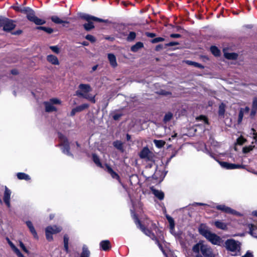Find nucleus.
I'll return each instance as SVG.
<instances>
[{
  "mask_svg": "<svg viewBox=\"0 0 257 257\" xmlns=\"http://www.w3.org/2000/svg\"><path fill=\"white\" fill-rule=\"evenodd\" d=\"M225 112V105L221 103L219 107V114L220 115H223Z\"/></svg>",
  "mask_w": 257,
  "mask_h": 257,
  "instance_id": "40",
  "label": "nucleus"
},
{
  "mask_svg": "<svg viewBox=\"0 0 257 257\" xmlns=\"http://www.w3.org/2000/svg\"><path fill=\"white\" fill-rule=\"evenodd\" d=\"M252 108H253V109H257V97H255L253 99Z\"/></svg>",
  "mask_w": 257,
  "mask_h": 257,
  "instance_id": "46",
  "label": "nucleus"
},
{
  "mask_svg": "<svg viewBox=\"0 0 257 257\" xmlns=\"http://www.w3.org/2000/svg\"><path fill=\"white\" fill-rule=\"evenodd\" d=\"M113 146L118 150L123 151V145L120 141H116L113 142Z\"/></svg>",
  "mask_w": 257,
  "mask_h": 257,
  "instance_id": "32",
  "label": "nucleus"
},
{
  "mask_svg": "<svg viewBox=\"0 0 257 257\" xmlns=\"http://www.w3.org/2000/svg\"><path fill=\"white\" fill-rule=\"evenodd\" d=\"M216 208L218 210H220L224 212L234 214L236 215L239 216L240 214L237 211L232 209L231 208L225 206L224 205H219L216 206Z\"/></svg>",
  "mask_w": 257,
  "mask_h": 257,
  "instance_id": "11",
  "label": "nucleus"
},
{
  "mask_svg": "<svg viewBox=\"0 0 257 257\" xmlns=\"http://www.w3.org/2000/svg\"><path fill=\"white\" fill-rule=\"evenodd\" d=\"M246 141V140L244 139L242 137H240L237 140V143L238 145H242Z\"/></svg>",
  "mask_w": 257,
  "mask_h": 257,
  "instance_id": "45",
  "label": "nucleus"
},
{
  "mask_svg": "<svg viewBox=\"0 0 257 257\" xmlns=\"http://www.w3.org/2000/svg\"><path fill=\"white\" fill-rule=\"evenodd\" d=\"M88 107V105L87 104H83L81 105H79L76 107L77 111L78 112L81 111L83 110L86 109Z\"/></svg>",
  "mask_w": 257,
  "mask_h": 257,
  "instance_id": "39",
  "label": "nucleus"
},
{
  "mask_svg": "<svg viewBox=\"0 0 257 257\" xmlns=\"http://www.w3.org/2000/svg\"><path fill=\"white\" fill-rule=\"evenodd\" d=\"M186 63L187 64H188V65H194V66H195L196 67H198V68H203L202 65H201V64H199L198 63H196V62H193V61L187 60V61H186Z\"/></svg>",
  "mask_w": 257,
  "mask_h": 257,
  "instance_id": "37",
  "label": "nucleus"
},
{
  "mask_svg": "<svg viewBox=\"0 0 257 257\" xmlns=\"http://www.w3.org/2000/svg\"><path fill=\"white\" fill-rule=\"evenodd\" d=\"M90 255V251L86 245H84L82 248V252L80 255V257H89Z\"/></svg>",
  "mask_w": 257,
  "mask_h": 257,
  "instance_id": "26",
  "label": "nucleus"
},
{
  "mask_svg": "<svg viewBox=\"0 0 257 257\" xmlns=\"http://www.w3.org/2000/svg\"><path fill=\"white\" fill-rule=\"evenodd\" d=\"M243 115H244V113L243 112V110H240L239 113V119H238V120L239 121H241V120L243 118Z\"/></svg>",
  "mask_w": 257,
  "mask_h": 257,
  "instance_id": "53",
  "label": "nucleus"
},
{
  "mask_svg": "<svg viewBox=\"0 0 257 257\" xmlns=\"http://www.w3.org/2000/svg\"><path fill=\"white\" fill-rule=\"evenodd\" d=\"M201 253L205 257H214L215 254L210 247L206 244L202 246Z\"/></svg>",
  "mask_w": 257,
  "mask_h": 257,
  "instance_id": "10",
  "label": "nucleus"
},
{
  "mask_svg": "<svg viewBox=\"0 0 257 257\" xmlns=\"http://www.w3.org/2000/svg\"><path fill=\"white\" fill-rule=\"evenodd\" d=\"M251 131L253 132V139L255 141V142H256L257 141V133L254 132V128H252Z\"/></svg>",
  "mask_w": 257,
  "mask_h": 257,
  "instance_id": "54",
  "label": "nucleus"
},
{
  "mask_svg": "<svg viewBox=\"0 0 257 257\" xmlns=\"http://www.w3.org/2000/svg\"><path fill=\"white\" fill-rule=\"evenodd\" d=\"M224 55L225 57L228 59H235L237 57V54L235 53H227L224 52Z\"/></svg>",
  "mask_w": 257,
  "mask_h": 257,
  "instance_id": "23",
  "label": "nucleus"
},
{
  "mask_svg": "<svg viewBox=\"0 0 257 257\" xmlns=\"http://www.w3.org/2000/svg\"><path fill=\"white\" fill-rule=\"evenodd\" d=\"M61 229L62 228L60 227L55 225L48 226L45 229L47 239L49 241L52 240L53 239L52 234L59 232Z\"/></svg>",
  "mask_w": 257,
  "mask_h": 257,
  "instance_id": "7",
  "label": "nucleus"
},
{
  "mask_svg": "<svg viewBox=\"0 0 257 257\" xmlns=\"http://www.w3.org/2000/svg\"><path fill=\"white\" fill-rule=\"evenodd\" d=\"M164 40V38H161V37H158V38H156L154 39L153 40V42H154V43H157V42H162Z\"/></svg>",
  "mask_w": 257,
  "mask_h": 257,
  "instance_id": "49",
  "label": "nucleus"
},
{
  "mask_svg": "<svg viewBox=\"0 0 257 257\" xmlns=\"http://www.w3.org/2000/svg\"><path fill=\"white\" fill-rule=\"evenodd\" d=\"M92 91V88L89 84H81L78 86V89L76 91V94L83 98H84L93 103H95V95L89 94Z\"/></svg>",
  "mask_w": 257,
  "mask_h": 257,
  "instance_id": "1",
  "label": "nucleus"
},
{
  "mask_svg": "<svg viewBox=\"0 0 257 257\" xmlns=\"http://www.w3.org/2000/svg\"><path fill=\"white\" fill-rule=\"evenodd\" d=\"M256 110H257V109H253V108H252L251 112H250V115L251 116H253L255 114Z\"/></svg>",
  "mask_w": 257,
  "mask_h": 257,
  "instance_id": "55",
  "label": "nucleus"
},
{
  "mask_svg": "<svg viewBox=\"0 0 257 257\" xmlns=\"http://www.w3.org/2000/svg\"><path fill=\"white\" fill-rule=\"evenodd\" d=\"M226 248L232 255H236L239 252L240 243L234 239H227L225 243Z\"/></svg>",
  "mask_w": 257,
  "mask_h": 257,
  "instance_id": "2",
  "label": "nucleus"
},
{
  "mask_svg": "<svg viewBox=\"0 0 257 257\" xmlns=\"http://www.w3.org/2000/svg\"><path fill=\"white\" fill-rule=\"evenodd\" d=\"M38 29L43 30L49 34L52 33L53 31L51 28L44 27H39L38 28Z\"/></svg>",
  "mask_w": 257,
  "mask_h": 257,
  "instance_id": "43",
  "label": "nucleus"
},
{
  "mask_svg": "<svg viewBox=\"0 0 257 257\" xmlns=\"http://www.w3.org/2000/svg\"><path fill=\"white\" fill-rule=\"evenodd\" d=\"M52 21L56 24L68 23L67 21H63L57 16H53L51 18Z\"/></svg>",
  "mask_w": 257,
  "mask_h": 257,
  "instance_id": "27",
  "label": "nucleus"
},
{
  "mask_svg": "<svg viewBox=\"0 0 257 257\" xmlns=\"http://www.w3.org/2000/svg\"><path fill=\"white\" fill-rule=\"evenodd\" d=\"M242 257H253V255L251 253L247 252L246 254Z\"/></svg>",
  "mask_w": 257,
  "mask_h": 257,
  "instance_id": "59",
  "label": "nucleus"
},
{
  "mask_svg": "<svg viewBox=\"0 0 257 257\" xmlns=\"http://www.w3.org/2000/svg\"><path fill=\"white\" fill-rule=\"evenodd\" d=\"M59 138L61 141V143L63 146V152L64 153L69 154V148L68 146V142L67 141V139L62 135H59Z\"/></svg>",
  "mask_w": 257,
  "mask_h": 257,
  "instance_id": "16",
  "label": "nucleus"
},
{
  "mask_svg": "<svg viewBox=\"0 0 257 257\" xmlns=\"http://www.w3.org/2000/svg\"><path fill=\"white\" fill-rule=\"evenodd\" d=\"M17 177L20 180H28L30 179L29 176L24 173H19L17 174Z\"/></svg>",
  "mask_w": 257,
  "mask_h": 257,
  "instance_id": "28",
  "label": "nucleus"
},
{
  "mask_svg": "<svg viewBox=\"0 0 257 257\" xmlns=\"http://www.w3.org/2000/svg\"><path fill=\"white\" fill-rule=\"evenodd\" d=\"M197 119L202 120L204 123H207V119L205 116H201L199 117H198Z\"/></svg>",
  "mask_w": 257,
  "mask_h": 257,
  "instance_id": "51",
  "label": "nucleus"
},
{
  "mask_svg": "<svg viewBox=\"0 0 257 257\" xmlns=\"http://www.w3.org/2000/svg\"><path fill=\"white\" fill-rule=\"evenodd\" d=\"M204 244L201 242L197 243L193 247V251L196 253H199L200 250L201 251L202 246Z\"/></svg>",
  "mask_w": 257,
  "mask_h": 257,
  "instance_id": "29",
  "label": "nucleus"
},
{
  "mask_svg": "<svg viewBox=\"0 0 257 257\" xmlns=\"http://www.w3.org/2000/svg\"><path fill=\"white\" fill-rule=\"evenodd\" d=\"M9 244L10 245L12 250L15 252V253L17 255H19L21 253L19 249L11 241H9Z\"/></svg>",
  "mask_w": 257,
  "mask_h": 257,
  "instance_id": "33",
  "label": "nucleus"
},
{
  "mask_svg": "<svg viewBox=\"0 0 257 257\" xmlns=\"http://www.w3.org/2000/svg\"><path fill=\"white\" fill-rule=\"evenodd\" d=\"M218 163L220 165V166L225 169H239L242 168L243 167L239 165H236L234 164H231V163H228L227 162H220L219 161Z\"/></svg>",
  "mask_w": 257,
  "mask_h": 257,
  "instance_id": "12",
  "label": "nucleus"
},
{
  "mask_svg": "<svg viewBox=\"0 0 257 257\" xmlns=\"http://www.w3.org/2000/svg\"><path fill=\"white\" fill-rule=\"evenodd\" d=\"M132 215L134 219L135 222L136 224L138 225V227H140V229L143 231L147 235L150 236L151 232V231L148 229H146L141 224L140 221L139 220L138 218L136 216V214L132 212Z\"/></svg>",
  "mask_w": 257,
  "mask_h": 257,
  "instance_id": "15",
  "label": "nucleus"
},
{
  "mask_svg": "<svg viewBox=\"0 0 257 257\" xmlns=\"http://www.w3.org/2000/svg\"><path fill=\"white\" fill-rule=\"evenodd\" d=\"M100 246L102 249L107 251L111 248L110 243L108 240H104L100 242Z\"/></svg>",
  "mask_w": 257,
  "mask_h": 257,
  "instance_id": "18",
  "label": "nucleus"
},
{
  "mask_svg": "<svg viewBox=\"0 0 257 257\" xmlns=\"http://www.w3.org/2000/svg\"><path fill=\"white\" fill-rule=\"evenodd\" d=\"M50 48L54 53L59 54L60 53V48L57 46H50Z\"/></svg>",
  "mask_w": 257,
  "mask_h": 257,
  "instance_id": "42",
  "label": "nucleus"
},
{
  "mask_svg": "<svg viewBox=\"0 0 257 257\" xmlns=\"http://www.w3.org/2000/svg\"><path fill=\"white\" fill-rule=\"evenodd\" d=\"M254 146H249L248 147H246L243 148V152L244 153H247L250 152V151L252 150L253 149Z\"/></svg>",
  "mask_w": 257,
  "mask_h": 257,
  "instance_id": "44",
  "label": "nucleus"
},
{
  "mask_svg": "<svg viewBox=\"0 0 257 257\" xmlns=\"http://www.w3.org/2000/svg\"><path fill=\"white\" fill-rule=\"evenodd\" d=\"M68 241L69 238L67 235H65L64 237V248L66 252H69V248H68Z\"/></svg>",
  "mask_w": 257,
  "mask_h": 257,
  "instance_id": "36",
  "label": "nucleus"
},
{
  "mask_svg": "<svg viewBox=\"0 0 257 257\" xmlns=\"http://www.w3.org/2000/svg\"><path fill=\"white\" fill-rule=\"evenodd\" d=\"M106 169L108 173L110 174L113 178L116 179L118 180H119V178L118 175L115 172H114L110 167L107 166Z\"/></svg>",
  "mask_w": 257,
  "mask_h": 257,
  "instance_id": "22",
  "label": "nucleus"
},
{
  "mask_svg": "<svg viewBox=\"0 0 257 257\" xmlns=\"http://www.w3.org/2000/svg\"><path fill=\"white\" fill-rule=\"evenodd\" d=\"M44 104L46 111L47 112H51L57 110V108L54 106V105L61 104V101L58 98H52L49 102H45Z\"/></svg>",
  "mask_w": 257,
  "mask_h": 257,
  "instance_id": "6",
  "label": "nucleus"
},
{
  "mask_svg": "<svg viewBox=\"0 0 257 257\" xmlns=\"http://www.w3.org/2000/svg\"><path fill=\"white\" fill-rule=\"evenodd\" d=\"M153 154L148 148H144L140 153V157L142 159L151 160L153 158Z\"/></svg>",
  "mask_w": 257,
  "mask_h": 257,
  "instance_id": "9",
  "label": "nucleus"
},
{
  "mask_svg": "<svg viewBox=\"0 0 257 257\" xmlns=\"http://www.w3.org/2000/svg\"><path fill=\"white\" fill-rule=\"evenodd\" d=\"M83 18L88 22V23L85 24L83 25L85 29L87 31H89L94 28V26L92 23L91 22V20L99 22H105V21L103 19H99L97 17L91 16L88 15H84L83 16Z\"/></svg>",
  "mask_w": 257,
  "mask_h": 257,
  "instance_id": "4",
  "label": "nucleus"
},
{
  "mask_svg": "<svg viewBox=\"0 0 257 257\" xmlns=\"http://www.w3.org/2000/svg\"><path fill=\"white\" fill-rule=\"evenodd\" d=\"M3 27L5 31L9 32L15 27V25L11 20L6 18H0V27Z\"/></svg>",
  "mask_w": 257,
  "mask_h": 257,
  "instance_id": "5",
  "label": "nucleus"
},
{
  "mask_svg": "<svg viewBox=\"0 0 257 257\" xmlns=\"http://www.w3.org/2000/svg\"><path fill=\"white\" fill-rule=\"evenodd\" d=\"M252 214L257 216V211L252 212Z\"/></svg>",
  "mask_w": 257,
  "mask_h": 257,
  "instance_id": "64",
  "label": "nucleus"
},
{
  "mask_svg": "<svg viewBox=\"0 0 257 257\" xmlns=\"http://www.w3.org/2000/svg\"><path fill=\"white\" fill-rule=\"evenodd\" d=\"M108 59L111 66L114 67L117 66L115 56L112 54H108Z\"/></svg>",
  "mask_w": 257,
  "mask_h": 257,
  "instance_id": "21",
  "label": "nucleus"
},
{
  "mask_svg": "<svg viewBox=\"0 0 257 257\" xmlns=\"http://www.w3.org/2000/svg\"><path fill=\"white\" fill-rule=\"evenodd\" d=\"M11 191L6 186L5 188V192L4 195V201L7 206L10 208L11 207L10 199H11Z\"/></svg>",
  "mask_w": 257,
  "mask_h": 257,
  "instance_id": "14",
  "label": "nucleus"
},
{
  "mask_svg": "<svg viewBox=\"0 0 257 257\" xmlns=\"http://www.w3.org/2000/svg\"><path fill=\"white\" fill-rule=\"evenodd\" d=\"M213 224L218 229L226 230L227 228V224L220 220L215 221Z\"/></svg>",
  "mask_w": 257,
  "mask_h": 257,
  "instance_id": "19",
  "label": "nucleus"
},
{
  "mask_svg": "<svg viewBox=\"0 0 257 257\" xmlns=\"http://www.w3.org/2000/svg\"><path fill=\"white\" fill-rule=\"evenodd\" d=\"M167 218L169 223L170 231L172 233H173V232L174 229V227H175V223H174V220L171 217H170L169 216H167Z\"/></svg>",
  "mask_w": 257,
  "mask_h": 257,
  "instance_id": "24",
  "label": "nucleus"
},
{
  "mask_svg": "<svg viewBox=\"0 0 257 257\" xmlns=\"http://www.w3.org/2000/svg\"><path fill=\"white\" fill-rule=\"evenodd\" d=\"M26 223L28 227L29 228L30 232L33 234V236L36 238H38L37 233L34 227L33 226L32 222L30 221H27Z\"/></svg>",
  "mask_w": 257,
  "mask_h": 257,
  "instance_id": "20",
  "label": "nucleus"
},
{
  "mask_svg": "<svg viewBox=\"0 0 257 257\" xmlns=\"http://www.w3.org/2000/svg\"><path fill=\"white\" fill-rule=\"evenodd\" d=\"M154 143L155 144L156 146L159 148L163 147L165 144V141H164L163 140H155L154 141Z\"/></svg>",
  "mask_w": 257,
  "mask_h": 257,
  "instance_id": "34",
  "label": "nucleus"
},
{
  "mask_svg": "<svg viewBox=\"0 0 257 257\" xmlns=\"http://www.w3.org/2000/svg\"><path fill=\"white\" fill-rule=\"evenodd\" d=\"M143 47V44L141 42H138L131 47V50L133 52H137L139 49Z\"/></svg>",
  "mask_w": 257,
  "mask_h": 257,
  "instance_id": "25",
  "label": "nucleus"
},
{
  "mask_svg": "<svg viewBox=\"0 0 257 257\" xmlns=\"http://www.w3.org/2000/svg\"><path fill=\"white\" fill-rule=\"evenodd\" d=\"M16 11H21L22 12V10H23L24 9H20L19 8L17 7H15L14 8Z\"/></svg>",
  "mask_w": 257,
  "mask_h": 257,
  "instance_id": "62",
  "label": "nucleus"
},
{
  "mask_svg": "<svg viewBox=\"0 0 257 257\" xmlns=\"http://www.w3.org/2000/svg\"><path fill=\"white\" fill-rule=\"evenodd\" d=\"M199 233L206 238L209 235L211 232L208 227L204 224H201L198 228Z\"/></svg>",
  "mask_w": 257,
  "mask_h": 257,
  "instance_id": "13",
  "label": "nucleus"
},
{
  "mask_svg": "<svg viewBox=\"0 0 257 257\" xmlns=\"http://www.w3.org/2000/svg\"><path fill=\"white\" fill-rule=\"evenodd\" d=\"M240 110H243L244 114L247 113L249 111V108L246 106L244 108H241Z\"/></svg>",
  "mask_w": 257,
  "mask_h": 257,
  "instance_id": "52",
  "label": "nucleus"
},
{
  "mask_svg": "<svg viewBox=\"0 0 257 257\" xmlns=\"http://www.w3.org/2000/svg\"><path fill=\"white\" fill-rule=\"evenodd\" d=\"M172 117H173V114L170 112H168L165 114V115L164 117V121L165 122H167L170 121L172 119Z\"/></svg>",
  "mask_w": 257,
  "mask_h": 257,
  "instance_id": "38",
  "label": "nucleus"
},
{
  "mask_svg": "<svg viewBox=\"0 0 257 257\" xmlns=\"http://www.w3.org/2000/svg\"><path fill=\"white\" fill-rule=\"evenodd\" d=\"M161 94L165 96H168L171 94L170 92L166 91H162Z\"/></svg>",
  "mask_w": 257,
  "mask_h": 257,
  "instance_id": "56",
  "label": "nucleus"
},
{
  "mask_svg": "<svg viewBox=\"0 0 257 257\" xmlns=\"http://www.w3.org/2000/svg\"><path fill=\"white\" fill-rule=\"evenodd\" d=\"M47 61L52 65H59L60 63L58 58L53 55L50 54L46 57Z\"/></svg>",
  "mask_w": 257,
  "mask_h": 257,
  "instance_id": "17",
  "label": "nucleus"
},
{
  "mask_svg": "<svg viewBox=\"0 0 257 257\" xmlns=\"http://www.w3.org/2000/svg\"><path fill=\"white\" fill-rule=\"evenodd\" d=\"M78 112V111H77V109H76V108H73V109L72 110L71 112V115H75V114L76 112Z\"/></svg>",
  "mask_w": 257,
  "mask_h": 257,
  "instance_id": "60",
  "label": "nucleus"
},
{
  "mask_svg": "<svg viewBox=\"0 0 257 257\" xmlns=\"http://www.w3.org/2000/svg\"><path fill=\"white\" fill-rule=\"evenodd\" d=\"M21 33V31H17V32L14 33L13 34L15 35H18Z\"/></svg>",
  "mask_w": 257,
  "mask_h": 257,
  "instance_id": "63",
  "label": "nucleus"
},
{
  "mask_svg": "<svg viewBox=\"0 0 257 257\" xmlns=\"http://www.w3.org/2000/svg\"><path fill=\"white\" fill-rule=\"evenodd\" d=\"M136 37V34L134 32H131L127 37L128 40H133Z\"/></svg>",
  "mask_w": 257,
  "mask_h": 257,
  "instance_id": "48",
  "label": "nucleus"
},
{
  "mask_svg": "<svg viewBox=\"0 0 257 257\" xmlns=\"http://www.w3.org/2000/svg\"><path fill=\"white\" fill-rule=\"evenodd\" d=\"M120 115L119 114H115L113 116V117L114 119L117 120L120 117Z\"/></svg>",
  "mask_w": 257,
  "mask_h": 257,
  "instance_id": "61",
  "label": "nucleus"
},
{
  "mask_svg": "<svg viewBox=\"0 0 257 257\" xmlns=\"http://www.w3.org/2000/svg\"><path fill=\"white\" fill-rule=\"evenodd\" d=\"M206 239L212 244L217 245H221L223 243V240L220 236L212 232L206 238Z\"/></svg>",
  "mask_w": 257,
  "mask_h": 257,
  "instance_id": "8",
  "label": "nucleus"
},
{
  "mask_svg": "<svg viewBox=\"0 0 257 257\" xmlns=\"http://www.w3.org/2000/svg\"><path fill=\"white\" fill-rule=\"evenodd\" d=\"M93 160L94 163L98 166L101 167V164L100 162L98 157L95 155H93Z\"/></svg>",
  "mask_w": 257,
  "mask_h": 257,
  "instance_id": "41",
  "label": "nucleus"
},
{
  "mask_svg": "<svg viewBox=\"0 0 257 257\" xmlns=\"http://www.w3.org/2000/svg\"><path fill=\"white\" fill-rule=\"evenodd\" d=\"M180 35L178 34H173L171 35V37L174 38H177L180 37Z\"/></svg>",
  "mask_w": 257,
  "mask_h": 257,
  "instance_id": "58",
  "label": "nucleus"
},
{
  "mask_svg": "<svg viewBox=\"0 0 257 257\" xmlns=\"http://www.w3.org/2000/svg\"><path fill=\"white\" fill-rule=\"evenodd\" d=\"M154 194L158 197L159 199L162 200L164 198V193L159 190H153Z\"/></svg>",
  "mask_w": 257,
  "mask_h": 257,
  "instance_id": "31",
  "label": "nucleus"
},
{
  "mask_svg": "<svg viewBox=\"0 0 257 257\" xmlns=\"http://www.w3.org/2000/svg\"><path fill=\"white\" fill-rule=\"evenodd\" d=\"M85 38L87 40H89L91 42H94L95 41V38L93 36L90 35H87Z\"/></svg>",
  "mask_w": 257,
  "mask_h": 257,
  "instance_id": "47",
  "label": "nucleus"
},
{
  "mask_svg": "<svg viewBox=\"0 0 257 257\" xmlns=\"http://www.w3.org/2000/svg\"><path fill=\"white\" fill-rule=\"evenodd\" d=\"M250 232V233L257 237V226L253 225L252 224H250L249 225Z\"/></svg>",
  "mask_w": 257,
  "mask_h": 257,
  "instance_id": "30",
  "label": "nucleus"
},
{
  "mask_svg": "<svg viewBox=\"0 0 257 257\" xmlns=\"http://www.w3.org/2000/svg\"><path fill=\"white\" fill-rule=\"evenodd\" d=\"M210 50L212 53L215 56H217L220 54V51L215 46H212L210 48Z\"/></svg>",
  "mask_w": 257,
  "mask_h": 257,
  "instance_id": "35",
  "label": "nucleus"
},
{
  "mask_svg": "<svg viewBox=\"0 0 257 257\" xmlns=\"http://www.w3.org/2000/svg\"><path fill=\"white\" fill-rule=\"evenodd\" d=\"M178 44H179V43L178 42H170V43L167 44L166 45L167 46H173L177 45Z\"/></svg>",
  "mask_w": 257,
  "mask_h": 257,
  "instance_id": "57",
  "label": "nucleus"
},
{
  "mask_svg": "<svg viewBox=\"0 0 257 257\" xmlns=\"http://www.w3.org/2000/svg\"><path fill=\"white\" fill-rule=\"evenodd\" d=\"M20 246L25 252H28V250L27 249V248H26L25 245L24 244V243L23 242H20Z\"/></svg>",
  "mask_w": 257,
  "mask_h": 257,
  "instance_id": "50",
  "label": "nucleus"
},
{
  "mask_svg": "<svg viewBox=\"0 0 257 257\" xmlns=\"http://www.w3.org/2000/svg\"><path fill=\"white\" fill-rule=\"evenodd\" d=\"M22 12L27 15V17L30 21L33 22L36 25H41L45 23V21L44 20L36 17L34 15V11L28 8H24Z\"/></svg>",
  "mask_w": 257,
  "mask_h": 257,
  "instance_id": "3",
  "label": "nucleus"
}]
</instances>
